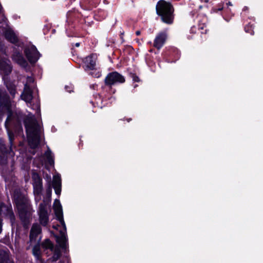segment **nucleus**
Returning <instances> with one entry per match:
<instances>
[{"mask_svg": "<svg viewBox=\"0 0 263 263\" xmlns=\"http://www.w3.org/2000/svg\"><path fill=\"white\" fill-rule=\"evenodd\" d=\"M24 124L29 144L31 147L35 148L40 142L41 126L31 114H28L24 120Z\"/></svg>", "mask_w": 263, "mask_h": 263, "instance_id": "obj_1", "label": "nucleus"}, {"mask_svg": "<svg viewBox=\"0 0 263 263\" xmlns=\"http://www.w3.org/2000/svg\"><path fill=\"white\" fill-rule=\"evenodd\" d=\"M13 199L21 219L24 221L29 220L31 218L32 209L27 198L20 191H16L13 194Z\"/></svg>", "mask_w": 263, "mask_h": 263, "instance_id": "obj_2", "label": "nucleus"}, {"mask_svg": "<svg viewBox=\"0 0 263 263\" xmlns=\"http://www.w3.org/2000/svg\"><path fill=\"white\" fill-rule=\"evenodd\" d=\"M53 208L57 219L63 227V230L60 231V236L57 237V241L61 248L62 249H65L66 247L67 242L65 234L66 224L63 218L62 205L59 200H55L53 203Z\"/></svg>", "mask_w": 263, "mask_h": 263, "instance_id": "obj_3", "label": "nucleus"}, {"mask_svg": "<svg viewBox=\"0 0 263 263\" xmlns=\"http://www.w3.org/2000/svg\"><path fill=\"white\" fill-rule=\"evenodd\" d=\"M174 9L172 5L163 0L159 1L156 5V12L161 17L162 21L167 24H171L173 21Z\"/></svg>", "mask_w": 263, "mask_h": 263, "instance_id": "obj_4", "label": "nucleus"}, {"mask_svg": "<svg viewBox=\"0 0 263 263\" xmlns=\"http://www.w3.org/2000/svg\"><path fill=\"white\" fill-rule=\"evenodd\" d=\"M34 79L31 77H28L27 81L25 84L24 89L21 97L22 100H24L28 106L31 107L33 109L39 110L40 109V104L38 102L32 106L31 101L32 99V87L33 86V83Z\"/></svg>", "mask_w": 263, "mask_h": 263, "instance_id": "obj_5", "label": "nucleus"}, {"mask_svg": "<svg viewBox=\"0 0 263 263\" xmlns=\"http://www.w3.org/2000/svg\"><path fill=\"white\" fill-rule=\"evenodd\" d=\"M0 111L7 114V119L6 121L5 126L7 128L9 122L12 120L13 113L10 108L11 102L8 96L4 91H0Z\"/></svg>", "mask_w": 263, "mask_h": 263, "instance_id": "obj_6", "label": "nucleus"}, {"mask_svg": "<svg viewBox=\"0 0 263 263\" xmlns=\"http://www.w3.org/2000/svg\"><path fill=\"white\" fill-rule=\"evenodd\" d=\"M24 52L27 59L31 63H35L40 58V53L34 45L27 47Z\"/></svg>", "mask_w": 263, "mask_h": 263, "instance_id": "obj_7", "label": "nucleus"}, {"mask_svg": "<svg viewBox=\"0 0 263 263\" xmlns=\"http://www.w3.org/2000/svg\"><path fill=\"white\" fill-rule=\"evenodd\" d=\"M124 82V78L117 72L109 73L105 79V83L108 85H112L117 83H123Z\"/></svg>", "mask_w": 263, "mask_h": 263, "instance_id": "obj_8", "label": "nucleus"}, {"mask_svg": "<svg viewBox=\"0 0 263 263\" xmlns=\"http://www.w3.org/2000/svg\"><path fill=\"white\" fill-rule=\"evenodd\" d=\"M12 67L10 61L3 55H0V71L5 76L9 74L12 71Z\"/></svg>", "mask_w": 263, "mask_h": 263, "instance_id": "obj_9", "label": "nucleus"}, {"mask_svg": "<svg viewBox=\"0 0 263 263\" xmlns=\"http://www.w3.org/2000/svg\"><path fill=\"white\" fill-rule=\"evenodd\" d=\"M40 221L43 226H46L48 222V215L47 213V206L45 203H41L39 206Z\"/></svg>", "mask_w": 263, "mask_h": 263, "instance_id": "obj_10", "label": "nucleus"}, {"mask_svg": "<svg viewBox=\"0 0 263 263\" xmlns=\"http://www.w3.org/2000/svg\"><path fill=\"white\" fill-rule=\"evenodd\" d=\"M11 58L12 60L18 64L20 66L24 68L27 66V62L23 57L22 54L20 51H18L16 49L14 50Z\"/></svg>", "mask_w": 263, "mask_h": 263, "instance_id": "obj_11", "label": "nucleus"}, {"mask_svg": "<svg viewBox=\"0 0 263 263\" xmlns=\"http://www.w3.org/2000/svg\"><path fill=\"white\" fill-rule=\"evenodd\" d=\"M167 38L166 32L163 31L158 33L154 40V46L158 49H160L164 44Z\"/></svg>", "mask_w": 263, "mask_h": 263, "instance_id": "obj_12", "label": "nucleus"}, {"mask_svg": "<svg viewBox=\"0 0 263 263\" xmlns=\"http://www.w3.org/2000/svg\"><path fill=\"white\" fill-rule=\"evenodd\" d=\"M97 56L95 54H92L86 58L85 60V70L95 69L96 64Z\"/></svg>", "mask_w": 263, "mask_h": 263, "instance_id": "obj_13", "label": "nucleus"}, {"mask_svg": "<svg viewBox=\"0 0 263 263\" xmlns=\"http://www.w3.org/2000/svg\"><path fill=\"white\" fill-rule=\"evenodd\" d=\"M52 184L55 194L58 195H60L61 192V179L59 174L53 176Z\"/></svg>", "mask_w": 263, "mask_h": 263, "instance_id": "obj_14", "label": "nucleus"}, {"mask_svg": "<svg viewBox=\"0 0 263 263\" xmlns=\"http://www.w3.org/2000/svg\"><path fill=\"white\" fill-rule=\"evenodd\" d=\"M41 232V228L39 224H34L30 231V239L31 241L36 240L38 235Z\"/></svg>", "mask_w": 263, "mask_h": 263, "instance_id": "obj_15", "label": "nucleus"}, {"mask_svg": "<svg viewBox=\"0 0 263 263\" xmlns=\"http://www.w3.org/2000/svg\"><path fill=\"white\" fill-rule=\"evenodd\" d=\"M6 39L12 43H15L18 41L17 35L11 28H7L5 32Z\"/></svg>", "mask_w": 263, "mask_h": 263, "instance_id": "obj_16", "label": "nucleus"}, {"mask_svg": "<svg viewBox=\"0 0 263 263\" xmlns=\"http://www.w3.org/2000/svg\"><path fill=\"white\" fill-rule=\"evenodd\" d=\"M5 83L10 93L14 97L16 93V85L15 84V82L5 80Z\"/></svg>", "mask_w": 263, "mask_h": 263, "instance_id": "obj_17", "label": "nucleus"}, {"mask_svg": "<svg viewBox=\"0 0 263 263\" xmlns=\"http://www.w3.org/2000/svg\"><path fill=\"white\" fill-rule=\"evenodd\" d=\"M46 162L50 165H52L54 164V160L51 151L49 149L46 151L44 154Z\"/></svg>", "mask_w": 263, "mask_h": 263, "instance_id": "obj_18", "label": "nucleus"}, {"mask_svg": "<svg viewBox=\"0 0 263 263\" xmlns=\"http://www.w3.org/2000/svg\"><path fill=\"white\" fill-rule=\"evenodd\" d=\"M35 196H40L43 190L42 182L32 183Z\"/></svg>", "mask_w": 263, "mask_h": 263, "instance_id": "obj_19", "label": "nucleus"}, {"mask_svg": "<svg viewBox=\"0 0 263 263\" xmlns=\"http://www.w3.org/2000/svg\"><path fill=\"white\" fill-rule=\"evenodd\" d=\"M8 257V253L6 251L0 250V263H7Z\"/></svg>", "mask_w": 263, "mask_h": 263, "instance_id": "obj_20", "label": "nucleus"}, {"mask_svg": "<svg viewBox=\"0 0 263 263\" xmlns=\"http://www.w3.org/2000/svg\"><path fill=\"white\" fill-rule=\"evenodd\" d=\"M32 253L37 259H40L41 253L40 247L39 245H36L33 248Z\"/></svg>", "mask_w": 263, "mask_h": 263, "instance_id": "obj_21", "label": "nucleus"}, {"mask_svg": "<svg viewBox=\"0 0 263 263\" xmlns=\"http://www.w3.org/2000/svg\"><path fill=\"white\" fill-rule=\"evenodd\" d=\"M42 246L44 248L50 249L51 251H52L54 248L53 245L49 239L45 240L42 243Z\"/></svg>", "mask_w": 263, "mask_h": 263, "instance_id": "obj_22", "label": "nucleus"}, {"mask_svg": "<svg viewBox=\"0 0 263 263\" xmlns=\"http://www.w3.org/2000/svg\"><path fill=\"white\" fill-rule=\"evenodd\" d=\"M32 178L33 180L32 183H37L42 182V179L39 174L33 172L32 175Z\"/></svg>", "mask_w": 263, "mask_h": 263, "instance_id": "obj_23", "label": "nucleus"}, {"mask_svg": "<svg viewBox=\"0 0 263 263\" xmlns=\"http://www.w3.org/2000/svg\"><path fill=\"white\" fill-rule=\"evenodd\" d=\"M60 255L61 251L60 249L59 248H55L54 249L53 255L51 258L52 261H57L59 258Z\"/></svg>", "mask_w": 263, "mask_h": 263, "instance_id": "obj_24", "label": "nucleus"}, {"mask_svg": "<svg viewBox=\"0 0 263 263\" xmlns=\"http://www.w3.org/2000/svg\"><path fill=\"white\" fill-rule=\"evenodd\" d=\"M92 71L89 72V74L96 78H99L101 74V72L95 68L93 70H91Z\"/></svg>", "mask_w": 263, "mask_h": 263, "instance_id": "obj_25", "label": "nucleus"}, {"mask_svg": "<svg viewBox=\"0 0 263 263\" xmlns=\"http://www.w3.org/2000/svg\"><path fill=\"white\" fill-rule=\"evenodd\" d=\"M8 214L10 216V218L11 222H13L14 220V214H13L12 211L11 210H9L8 211Z\"/></svg>", "mask_w": 263, "mask_h": 263, "instance_id": "obj_26", "label": "nucleus"}, {"mask_svg": "<svg viewBox=\"0 0 263 263\" xmlns=\"http://www.w3.org/2000/svg\"><path fill=\"white\" fill-rule=\"evenodd\" d=\"M8 135H9V141H10V144L11 145H12V141H13V135L12 133H11L10 132H8Z\"/></svg>", "mask_w": 263, "mask_h": 263, "instance_id": "obj_27", "label": "nucleus"}, {"mask_svg": "<svg viewBox=\"0 0 263 263\" xmlns=\"http://www.w3.org/2000/svg\"><path fill=\"white\" fill-rule=\"evenodd\" d=\"M134 80L135 81L138 82L139 81V79L137 77L135 76L134 78Z\"/></svg>", "mask_w": 263, "mask_h": 263, "instance_id": "obj_28", "label": "nucleus"}, {"mask_svg": "<svg viewBox=\"0 0 263 263\" xmlns=\"http://www.w3.org/2000/svg\"><path fill=\"white\" fill-rule=\"evenodd\" d=\"M136 34L137 35H140V31H137L136 32Z\"/></svg>", "mask_w": 263, "mask_h": 263, "instance_id": "obj_29", "label": "nucleus"}, {"mask_svg": "<svg viewBox=\"0 0 263 263\" xmlns=\"http://www.w3.org/2000/svg\"><path fill=\"white\" fill-rule=\"evenodd\" d=\"M46 178H47V179L48 180H50V176L47 175V176H46Z\"/></svg>", "mask_w": 263, "mask_h": 263, "instance_id": "obj_30", "label": "nucleus"}, {"mask_svg": "<svg viewBox=\"0 0 263 263\" xmlns=\"http://www.w3.org/2000/svg\"><path fill=\"white\" fill-rule=\"evenodd\" d=\"M79 46H80V43H77L76 44V47H79Z\"/></svg>", "mask_w": 263, "mask_h": 263, "instance_id": "obj_31", "label": "nucleus"}, {"mask_svg": "<svg viewBox=\"0 0 263 263\" xmlns=\"http://www.w3.org/2000/svg\"><path fill=\"white\" fill-rule=\"evenodd\" d=\"M48 191L49 193H51V188L50 186H49V189H48Z\"/></svg>", "mask_w": 263, "mask_h": 263, "instance_id": "obj_32", "label": "nucleus"}, {"mask_svg": "<svg viewBox=\"0 0 263 263\" xmlns=\"http://www.w3.org/2000/svg\"><path fill=\"white\" fill-rule=\"evenodd\" d=\"M68 86H65V88H66V89L67 91H68L70 92V90H68V89H67V88H68Z\"/></svg>", "mask_w": 263, "mask_h": 263, "instance_id": "obj_33", "label": "nucleus"}, {"mask_svg": "<svg viewBox=\"0 0 263 263\" xmlns=\"http://www.w3.org/2000/svg\"><path fill=\"white\" fill-rule=\"evenodd\" d=\"M0 51L3 52V49L2 47H0Z\"/></svg>", "mask_w": 263, "mask_h": 263, "instance_id": "obj_34", "label": "nucleus"}, {"mask_svg": "<svg viewBox=\"0 0 263 263\" xmlns=\"http://www.w3.org/2000/svg\"><path fill=\"white\" fill-rule=\"evenodd\" d=\"M228 5H232V4H231V2H229V3H228Z\"/></svg>", "mask_w": 263, "mask_h": 263, "instance_id": "obj_35", "label": "nucleus"}, {"mask_svg": "<svg viewBox=\"0 0 263 263\" xmlns=\"http://www.w3.org/2000/svg\"><path fill=\"white\" fill-rule=\"evenodd\" d=\"M205 2H209V0H205Z\"/></svg>", "mask_w": 263, "mask_h": 263, "instance_id": "obj_36", "label": "nucleus"}]
</instances>
